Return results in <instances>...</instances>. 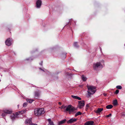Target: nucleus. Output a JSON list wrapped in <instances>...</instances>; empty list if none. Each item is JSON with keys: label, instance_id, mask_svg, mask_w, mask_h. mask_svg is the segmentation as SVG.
<instances>
[{"label": "nucleus", "instance_id": "obj_1", "mask_svg": "<svg viewBox=\"0 0 125 125\" xmlns=\"http://www.w3.org/2000/svg\"><path fill=\"white\" fill-rule=\"evenodd\" d=\"M87 87L88 88L87 92L89 95L91 94H93L95 93L96 89L95 87L87 85Z\"/></svg>", "mask_w": 125, "mask_h": 125}, {"label": "nucleus", "instance_id": "obj_2", "mask_svg": "<svg viewBox=\"0 0 125 125\" xmlns=\"http://www.w3.org/2000/svg\"><path fill=\"white\" fill-rule=\"evenodd\" d=\"M76 109L74 108V107H72L70 105H69L66 107V111H68L69 114L72 113H74L76 112Z\"/></svg>", "mask_w": 125, "mask_h": 125}, {"label": "nucleus", "instance_id": "obj_3", "mask_svg": "<svg viewBox=\"0 0 125 125\" xmlns=\"http://www.w3.org/2000/svg\"><path fill=\"white\" fill-rule=\"evenodd\" d=\"M102 68L103 66L100 62H97L94 63L93 65V68L94 70H97L99 68Z\"/></svg>", "mask_w": 125, "mask_h": 125}, {"label": "nucleus", "instance_id": "obj_4", "mask_svg": "<svg viewBox=\"0 0 125 125\" xmlns=\"http://www.w3.org/2000/svg\"><path fill=\"white\" fill-rule=\"evenodd\" d=\"M84 105V101H80L78 102V107L80 109L83 108Z\"/></svg>", "mask_w": 125, "mask_h": 125}, {"label": "nucleus", "instance_id": "obj_5", "mask_svg": "<svg viewBox=\"0 0 125 125\" xmlns=\"http://www.w3.org/2000/svg\"><path fill=\"white\" fill-rule=\"evenodd\" d=\"M12 40L10 38L7 39L5 41V43L6 45L8 46H10L11 44Z\"/></svg>", "mask_w": 125, "mask_h": 125}, {"label": "nucleus", "instance_id": "obj_6", "mask_svg": "<svg viewBox=\"0 0 125 125\" xmlns=\"http://www.w3.org/2000/svg\"><path fill=\"white\" fill-rule=\"evenodd\" d=\"M42 4V1L40 0H38L36 3V7L37 8H40Z\"/></svg>", "mask_w": 125, "mask_h": 125}, {"label": "nucleus", "instance_id": "obj_7", "mask_svg": "<svg viewBox=\"0 0 125 125\" xmlns=\"http://www.w3.org/2000/svg\"><path fill=\"white\" fill-rule=\"evenodd\" d=\"M38 111L40 114V115L44 114L45 112L44 111L43 108H41L39 109H38Z\"/></svg>", "mask_w": 125, "mask_h": 125}, {"label": "nucleus", "instance_id": "obj_8", "mask_svg": "<svg viewBox=\"0 0 125 125\" xmlns=\"http://www.w3.org/2000/svg\"><path fill=\"white\" fill-rule=\"evenodd\" d=\"M77 120L75 118H72L70 119L67 122L68 123H71L74 122L76 121Z\"/></svg>", "mask_w": 125, "mask_h": 125}, {"label": "nucleus", "instance_id": "obj_9", "mask_svg": "<svg viewBox=\"0 0 125 125\" xmlns=\"http://www.w3.org/2000/svg\"><path fill=\"white\" fill-rule=\"evenodd\" d=\"M4 112L5 113L7 114H10L12 113V111L11 110L6 109L4 110Z\"/></svg>", "mask_w": 125, "mask_h": 125}, {"label": "nucleus", "instance_id": "obj_10", "mask_svg": "<svg viewBox=\"0 0 125 125\" xmlns=\"http://www.w3.org/2000/svg\"><path fill=\"white\" fill-rule=\"evenodd\" d=\"M94 122L93 121H88L86 122L84 125H93Z\"/></svg>", "mask_w": 125, "mask_h": 125}, {"label": "nucleus", "instance_id": "obj_11", "mask_svg": "<svg viewBox=\"0 0 125 125\" xmlns=\"http://www.w3.org/2000/svg\"><path fill=\"white\" fill-rule=\"evenodd\" d=\"M66 121V119H64L62 120H61L59 121L58 123V125H61L64 124Z\"/></svg>", "mask_w": 125, "mask_h": 125}, {"label": "nucleus", "instance_id": "obj_12", "mask_svg": "<svg viewBox=\"0 0 125 125\" xmlns=\"http://www.w3.org/2000/svg\"><path fill=\"white\" fill-rule=\"evenodd\" d=\"M103 110V108H99L95 112L97 113H98L101 112Z\"/></svg>", "mask_w": 125, "mask_h": 125}, {"label": "nucleus", "instance_id": "obj_13", "mask_svg": "<svg viewBox=\"0 0 125 125\" xmlns=\"http://www.w3.org/2000/svg\"><path fill=\"white\" fill-rule=\"evenodd\" d=\"M17 117V115L14 114H12L10 116L11 119L12 120H14Z\"/></svg>", "mask_w": 125, "mask_h": 125}, {"label": "nucleus", "instance_id": "obj_14", "mask_svg": "<svg viewBox=\"0 0 125 125\" xmlns=\"http://www.w3.org/2000/svg\"><path fill=\"white\" fill-rule=\"evenodd\" d=\"M48 121L49 122V124H48V125H54L53 122L51 120V119H48Z\"/></svg>", "mask_w": 125, "mask_h": 125}, {"label": "nucleus", "instance_id": "obj_15", "mask_svg": "<svg viewBox=\"0 0 125 125\" xmlns=\"http://www.w3.org/2000/svg\"><path fill=\"white\" fill-rule=\"evenodd\" d=\"M34 113L35 115H40V114H39L38 109H35Z\"/></svg>", "mask_w": 125, "mask_h": 125}, {"label": "nucleus", "instance_id": "obj_16", "mask_svg": "<svg viewBox=\"0 0 125 125\" xmlns=\"http://www.w3.org/2000/svg\"><path fill=\"white\" fill-rule=\"evenodd\" d=\"M31 119H27L26 120L25 122L27 124H29L31 123Z\"/></svg>", "mask_w": 125, "mask_h": 125}, {"label": "nucleus", "instance_id": "obj_17", "mask_svg": "<svg viewBox=\"0 0 125 125\" xmlns=\"http://www.w3.org/2000/svg\"><path fill=\"white\" fill-rule=\"evenodd\" d=\"M40 96V94L38 92H35V97L36 98H37Z\"/></svg>", "mask_w": 125, "mask_h": 125}, {"label": "nucleus", "instance_id": "obj_18", "mask_svg": "<svg viewBox=\"0 0 125 125\" xmlns=\"http://www.w3.org/2000/svg\"><path fill=\"white\" fill-rule=\"evenodd\" d=\"M82 78L83 81H86L87 78L84 75H82Z\"/></svg>", "mask_w": 125, "mask_h": 125}, {"label": "nucleus", "instance_id": "obj_19", "mask_svg": "<svg viewBox=\"0 0 125 125\" xmlns=\"http://www.w3.org/2000/svg\"><path fill=\"white\" fill-rule=\"evenodd\" d=\"M113 106L112 105H109L107 106L106 108L107 109H110L112 108Z\"/></svg>", "mask_w": 125, "mask_h": 125}, {"label": "nucleus", "instance_id": "obj_20", "mask_svg": "<svg viewBox=\"0 0 125 125\" xmlns=\"http://www.w3.org/2000/svg\"><path fill=\"white\" fill-rule=\"evenodd\" d=\"M117 104V102L116 100H115L113 102V104L114 105H116Z\"/></svg>", "mask_w": 125, "mask_h": 125}, {"label": "nucleus", "instance_id": "obj_21", "mask_svg": "<svg viewBox=\"0 0 125 125\" xmlns=\"http://www.w3.org/2000/svg\"><path fill=\"white\" fill-rule=\"evenodd\" d=\"M34 100H33V101ZM26 101L27 102H29V103H31L33 101V100L31 99H27Z\"/></svg>", "mask_w": 125, "mask_h": 125}, {"label": "nucleus", "instance_id": "obj_22", "mask_svg": "<svg viewBox=\"0 0 125 125\" xmlns=\"http://www.w3.org/2000/svg\"><path fill=\"white\" fill-rule=\"evenodd\" d=\"M82 114V113L80 111L78 112L75 114V116H76L79 115H81Z\"/></svg>", "mask_w": 125, "mask_h": 125}, {"label": "nucleus", "instance_id": "obj_23", "mask_svg": "<svg viewBox=\"0 0 125 125\" xmlns=\"http://www.w3.org/2000/svg\"><path fill=\"white\" fill-rule=\"evenodd\" d=\"M116 88L118 89H121L122 88V87L120 85H118L116 86Z\"/></svg>", "mask_w": 125, "mask_h": 125}, {"label": "nucleus", "instance_id": "obj_24", "mask_svg": "<svg viewBox=\"0 0 125 125\" xmlns=\"http://www.w3.org/2000/svg\"><path fill=\"white\" fill-rule=\"evenodd\" d=\"M74 46L76 47H78V46L77 44V43L76 42H75L74 44Z\"/></svg>", "mask_w": 125, "mask_h": 125}, {"label": "nucleus", "instance_id": "obj_25", "mask_svg": "<svg viewBox=\"0 0 125 125\" xmlns=\"http://www.w3.org/2000/svg\"><path fill=\"white\" fill-rule=\"evenodd\" d=\"M26 110H24V111H21L19 112V114H20L23 113H25L26 112Z\"/></svg>", "mask_w": 125, "mask_h": 125}, {"label": "nucleus", "instance_id": "obj_26", "mask_svg": "<svg viewBox=\"0 0 125 125\" xmlns=\"http://www.w3.org/2000/svg\"><path fill=\"white\" fill-rule=\"evenodd\" d=\"M27 103H24L23 104V106L24 107H25L27 106Z\"/></svg>", "mask_w": 125, "mask_h": 125}, {"label": "nucleus", "instance_id": "obj_27", "mask_svg": "<svg viewBox=\"0 0 125 125\" xmlns=\"http://www.w3.org/2000/svg\"><path fill=\"white\" fill-rule=\"evenodd\" d=\"M77 96H74V95H72V97L74 99H76V98H77V97H77Z\"/></svg>", "mask_w": 125, "mask_h": 125}, {"label": "nucleus", "instance_id": "obj_28", "mask_svg": "<svg viewBox=\"0 0 125 125\" xmlns=\"http://www.w3.org/2000/svg\"><path fill=\"white\" fill-rule=\"evenodd\" d=\"M111 115L112 114H110L109 115H106V117H111Z\"/></svg>", "mask_w": 125, "mask_h": 125}, {"label": "nucleus", "instance_id": "obj_29", "mask_svg": "<svg viewBox=\"0 0 125 125\" xmlns=\"http://www.w3.org/2000/svg\"><path fill=\"white\" fill-rule=\"evenodd\" d=\"M119 92V90H117L115 91V93L116 94H117Z\"/></svg>", "mask_w": 125, "mask_h": 125}, {"label": "nucleus", "instance_id": "obj_30", "mask_svg": "<svg viewBox=\"0 0 125 125\" xmlns=\"http://www.w3.org/2000/svg\"><path fill=\"white\" fill-rule=\"evenodd\" d=\"M77 97L76 99H77L78 100H80L81 99V98L80 97H79L78 96H77V97Z\"/></svg>", "mask_w": 125, "mask_h": 125}, {"label": "nucleus", "instance_id": "obj_31", "mask_svg": "<svg viewBox=\"0 0 125 125\" xmlns=\"http://www.w3.org/2000/svg\"><path fill=\"white\" fill-rule=\"evenodd\" d=\"M5 114H6L5 113H2L1 115V116L3 117L5 116L6 115Z\"/></svg>", "mask_w": 125, "mask_h": 125}, {"label": "nucleus", "instance_id": "obj_32", "mask_svg": "<svg viewBox=\"0 0 125 125\" xmlns=\"http://www.w3.org/2000/svg\"><path fill=\"white\" fill-rule=\"evenodd\" d=\"M66 107V106H65L64 107L62 105V106L61 107H60L61 109H62L63 108H65Z\"/></svg>", "mask_w": 125, "mask_h": 125}, {"label": "nucleus", "instance_id": "obj_33", "mask_svg": "<svg viewBox=\"0 0 125 125\" xmlns=\"http://www.w3.org/2000/svg\"><path fill=\"white\" fill-rule=\"evenodd\" d=\"M42 63H43L42 62H41L40 63V65H42Z\"/></svg>", "mask_w": 125, "mask_h": 125}, {"label": "nucleus", "instance_id": "obj_34", "mask_svg": "<svg viewBox=\"0 0 125 125\" xmlns=\"http://www.w3.org/2000/svg\"><path fill=\"white\" fill-rule=\"evenodd\" d=\"M104 95L105 96H106L107 95V94H104Z\"/></svg>", "mask_w": 125, "mask_h": 125}, {"label": "nucleus", "instance_id": "obj_35", "mask_svg": "<svg viewBox=\"0 0 125 125\" xmlns=\"http://www.w3.org/2000/svg\"><path fill=\"white\" fill-rule=\"evenodd\" d=\"M83 85H80L79 86L81 87H83Z\"/></svg>", "mask_w": 125, "mask_h": 125}, {"label": "nucleus", "instance_id": "obj_36", "mask_svg": "<svg viewBox=\"0 0 125 125\" xmlns=\"http://www.w3.org/2000/svg\"><path fill=\"white\" fill-rule=\"evenodd\" d=\"M59 104L60 105H61V103L60 102H59Z\"/></svg>", "mask_w": 125, "mask_h": 125}, {"label": "nucleus", "instance_id": "obj_37", "mask_svg": "<svg viewBox=\"0 0 125 125\" xmlns=\"http://www.w3.org/2000/svg\"><path fill=\"white\" fill-rule=\"evenodd\" d=\"M40 69H41V70H42V71H43V70H42V69L41 68H40Z\"/></svg>", "mask_w": 125, "mask_h": 125}, {"label": "nucleus", "instance_id": "obj_38", "mask_svg": "<svg viewBox=\"0 0 125 125\" xmlns=\"http://www.w3.org/2000/svg\"><path fill=\"white\" fill-rule=\"evenodd\" d=\"M19 105H18V107H19Z\"/></svg>", "mask_w": 125, "mask_h": 125}, {"label": "nucleus", "instance_id": "obj_39", "mask_svg": "<svg viewBox=\"0 0 125 125\" xmlns=\"http://www.w3.org/2000/svg\"><path fill=\"white\" fill-rule=\"evenodd\" d=\"M17 115H19V114H18V113H17Z\"/></svg>", "mask_w": 125, "mask_h": 125}]
</instances>
